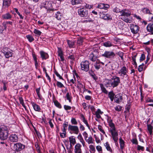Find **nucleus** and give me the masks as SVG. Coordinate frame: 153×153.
<instances>
[{"mask_svg": "<svg viewBox=\"0 0 153 153\" xmlns=\"http://www.w3.org/2000/svg\"><path fill=\"white\" fill-rule=\"evenodd\" d=\"M2 52L6 58L12 57L13 53L12 51H9L6 47H4L3 49Z\"/></svg>", "mask_w": 153, "mask_h": 153, "instance_id": "nucleus-7", "label": "nucleus"}, {"mask_svg": "<svg viewBox=\"0 0 153 153\" xmlns=\"http://www.w3.org/2000/svg\"><path fill=\"white\" fill-rule=\"evenodd\" d=\"M131 141L133 144L138 145V142L136 137H134L131 140Z\"/></svg>", "mask_w": 153, "mask_h": 153, "instance_id": "nucleus-48", "label": "nucleus"}, {"mask_svg": "<svg viewBox=\"0 0 153 153\" xmlns=\"http://www.w3.org/2000/svg\"><path fill=\"white\" fill-rule=\"evenodd\" d=\"M60 135L61 137L64 138L66 136V133H60Z\"/></svg>", "mask_w": 153, "mask_h": 153, "instance_id": "nucleus-64", "label": "nucleus"}, {"mask_svg": "<svg viewBox=\"0 0 153 153\" xmlns=\"http://www.w3.org/2000/svg\"><path fill=\"white\" fill-rule=\"evenodd\" d=\"M55 105L59 108H62V106L60 104L57 100H55L53 101Z\"/></svg>", "mask_w": 153, "mask_h": 153, "instance_id": "nucleus-42", "label": "nucleus"}, {"mask_svg": "<svg viewBox=\"0 0 153 153\" xmlns=\"http://www.w3.org/2000/svg\"><path fill=\"white\" fill-rule=\"evenodd\" d=\"M67 44L70 48H72L74 47V42L73 41H72L69 40L67 41Z\"/></svg>", "mask_w": 153, "mask_h": 153, "instance_id": "nucleus-39", "label": "nucleus"}, {"mask_svg": "<svg viewBox=\"0 0 153 153\" xmlns=\"http://www.w3.org/2000/svg\"><path fill=\"white\" fill-rule=\"evenodd\" d=\"M9 140L11 142H17L18 141V137L16 134H12L9 136Z\"/></svg>", "mask_w": 153, "mask_h": 153, "instance_id": "nucleus-14", "label": "nucleus"}, {"mask_svg": "<svg viewBox=\"0 0 153 153\" xmlns=\"http://www.w3.org/2000/svg\"><path fill=\"white\" fill-rule=\"evenodd\" d=\"M105 86L107 87L113 88L117 87L120 83V78L116 76H114L111 79H108L105 82Z\"/></svg>", "mask_w": 153, "mask_h": 153, "instance_id": "nucleus-1", "label": "nucleus"}, {"mask_svg": "<svg viewBox=\"0 0 153 153\" xmlns=\"http://www.w3.org/2000/svg\"><path fill=\"white\" fill-rule=\"evenodd\" d=\"M83 42V39L82 38L80 37L78 38L77 41V43L79 45H82Z\"/></svg>", "mask_w": 153, "mask_h": 153, "instance_id": "nucleus-49", "label": "nucleus"}, {"mask_svg": "<svg viewBox=\"0 0 153 153\" xmlns=\"http://www.w3.org/2000/svg\"><path fill=\"white\" fill-rule=\"evenodd\" d=\"M90 151L91 153H94L95 151V149L94 147L92 145H91L89 146Z\"/></svg>", "mask_w": 153, "mask_h": 153, "instance_id": "nucleus-43", "label": "nucleus"}, {"mask_svg": "<svg viewBox=\"0 0 153 153\" xmlns=\"http://www.w3.org/2000/svg\"><path fill=\"white\" fill-rule=\"evenodd\" d=\"M31 104L34 110L36 111H40L41 108L40 106L36 104L35 103L33 102H31Z\"/></svg>", "mask_w": 153, "mask_h": 153, "instance_id": "nucleus-23", "label": "nucleus"}, {"mask_svg": "<svg viewBox=\"0 0 153 153\" xmlns=\"http://www.w3.org/2000/svg\"><path fill=\"white\" fill-rule=\"evenodd\" d=\"M122 108V107L118 105L115 108V109L117 111H120L121 110Z\"/></svg>", "mask_w": 153, "mask_h": 153, "instance_id": "nucleus-55", "label": "nucleus"}, {"mask_svg": "<svg viewBox=\"0 0 153 153\" xmlns=\"http://www.w3.org/2000/svg\"><path fill=\"white\" fill-rule=\"evenodd\" d=\"M26 37L30 42H32L34 40V39L33 37L30 35H26Z\"/></svg>", "mask_w": 153, "mask_h": 153, "instance_id": "nucleus-45", "label": "nucleus"}, {"mask_svg": "<svg viewBox=\"0 0 153 153\" xmlns=\"http://www.w3.org/2000/svg\"><path fill=\"white\" fill-rule=\"evenodd\" d=\"M115 94L113 93V91L109 92L108 94V97L110 98L114 97Z\"/></svg>", "mask_w": 153, "mask_h": 153, "instance_id": "nucleus-52", "label": "nucleus"}, {"mask_svg": "<svg viewBox=\"0 0 153 153\" xmlns=\"http://www.w3.org/2000/svg\"><path fill=\"white\" fill-rule=\"evenodd\" d=\"M116 54L118 55L119 56H120L121 59L123 60V56L124 54V53L120 51H119L118 52H117Z\"/></svg>", "mask_w": 153, "mask_h": 153, "instance_id": "nucleus-51", "label": "nucleus"}, {"mask_svg": "<svg viewBox=\"0 0 153 153\" xmlns=\"http://www.w3.org/2000/svg\"><path fill=\"white\" fill-rule=\"evenodd\" d=\"M96 52H92L89 55V59L92 61L95 62L96 61V59L97 58V56L95 55Z\"/></svg>", "mask_w": 153, "mask_h": 153, "instance_id": "nucleus-17", "label": "nucleus"}, {"mask_svg": "<svg viewBox=\"0 0 153 153\" xmlns=\"http://www.w3.org/2000/svg\"><path fill=\"white\" fill-rule=\"evenodd\" d=\"M82 135L84 137L85 140H86L88 137V134L87 133L86 131H84Z\"/></svg>", "mask_w": 153, "mask_h": 153, "instance_id": "nucleus-63", "label": "nucleus"}, {"mask_svg": "<svg viewBox=\"0 0 153 153\" xmlns=\"http://www.w3.org/2000/svg\"><path fill=\"white\" fill-rule=\"evenodd\" d=\"M41 57L42 59H46L49 57L48 54L43 51H41L40 52Z\"/></svg>", "mask_w": 153, "mask_h": 153, "instance_id": "nucleus-20", "label": "nucleus"}, {"mask_svg": "<svg viewBox=\"0 0 153 153\" xmlns=\"http://www.w3.org/2000/svg\"><path fill=\"white\" fill-rule=\"evenodd\" d=\"M51 1H49L48 2L47 5L45 6V7L46 8V9L48 10H51L52 9V6L53 5L52 4V2L54 4L56 2V0H51Z\"/></svg>", "mask_w": 153, "mask_h": 153, "instance_id": "nucleus-18", "label": "nucleus"}, {"mask_svg": "<svg viewBox=\"0 0 153 153\" xmlns=\"http://www.w3.org/2000/svg\"><path fill=\"white\" fill-rule=\"evenodd\" d=\"M100 85L102 92L105 94H107L108 93V92L103 86V85L102 84H100Z\"/></svg>", "mask_w": 153, "mask_h": 153, "instance_id": "nucleus-37", "label": "nucleus"}, {"mask_svg": "<svg viewBox=\"0 0 153 153\" xmlns=\"http://www.w3.org/2000/svg\"><path fill=\"white\" fill-rule=\"evenodd\" d=\"M147 129L150 135H152V129H153V120L152 121L151 124H147Z\"/></svg>", "mask_w": 153, "mask_h": 153, "instance_id": "nucleus-21", "label": "nucleus"}, {"mask_svg": "<svg viewBox=\"0 0 153 153\" xmlns=\"http://www.w3.org/2000/svg\"><path fill=\"white\" fill-rule=\"evenodd\" d=\"M11 3V0H3V5L5 7H8Z\"/></svg>", "mask_w": 153, "mask_h": 153, "instance_id": "nucleus-34", "label": "nucleus"}, {"mask_svg": "<svg viewBox=\"0 0 153 153\" xmlns=\"http://www.w3.org/2000/svg\"><path fill=\"white\" fill-rule=\"evenodd\" d=\"M98 129L100 131L103 133V134H105V132L102 129V128L101 126L99 125L98 126Z\"/></svg>", "mask_w": 153, "mask_h": 153, "instance_id": "nucleus-54", "label": "nucleus"}, {"mask_svg": "<svg viewBox=\"0 0 153 153\" xmlns=\"http://www.w3.org/2000/svg\"><path fill=\"white\" fill-rule=\"evenodd\" d=\"M128 72V69L126 67L124 66L122 67L120 69L117 71V73L120 76H122L124 77L125 76L126 77H128V76L127 74Z\"/></svg>", "mask_w": 153, "mask_h": 153, "instance_id": "nucleus-6", "label": "nucleus"}, {"mask_svg": "<svg viewBox=\"0 0 153 153\" xmlns=\"http://www.w3.org/2000/svg\"><path fill=\"white\" fill-rule=\"evenodd\" d=\"M89 62L87 60L82 61L80 63L81 69L86 72L88 71L89 69Z\"/></svg>", "mask_w": 153, "mask_h": 153, "instance_id": "nucleus-4", "label": "nucleus"}, {"mask_svg": "<svg viewBox=\"0 0 153 153\" xmlns=\"http://www.w3.org/2000/svg\"><path fill=\"white\" fill-rule=\"evenodd\" d=\"M9 131L7 127L4 126H1L0 128V138L1 140H4L8 137Z\"/></svg>", "mask_w": 153, "mask_h": 153, "instance_id": "nucleus-3", "label": "nucleus"}, {"mask_svg": "<svg viewBox=\"0 0 153 153\" xmlns=\"http://www.w3.org/2000/svg\"><path fill=\"white\" fill-rule=\"evenodd\" d=\"M143 13L145 14H149V15L152 14V11H151L147 7H144L141 10Z\"/></svg>", "mask_w": 153, "mask_h": 153, "instance_id": "nucleus-28", "label": "nucleus"}, {"mask_svg": "<svg viewBox=\"0 0 153 153\" xmlns=\"http://www.w3.org/2000/svg\"><path fill=\"white\" fill-rule=\"evenodd\" d=\"M34 33L36 34V35L40 36L42 32L39 30L35 29L33 31Z\"/></svg>", "mask_w": 153, "mask_h": 153, "instance_id": "nucleus-50", "label": "nucleus"}, {"mask_svg": "<svg viewBox=\"0 0 153 153\" xmlns=\"http://www.w3.org/2000/svg\"><path fill=\"white\" fill-rule=\"evenodd\" d=\"M68 58L71 60L72 61H74L75 60V56L73 54H70L69 56H68Z\"/></svg>", "mask_w": 153, "mask_h": 153, "instance_id": "nucleus-56", "label": "nucleus"}, {"mask_svg": "<svg viewBox=\"0 0 153 153\" xmlns=\"http://www.w3.org/2000/svg\"><path fill=\"white\" fill-rule=\"evenodd\" d=\"M146 102L151 103L147 104V106L153 107V99H152L149 97H148L146 98Z\"/></svg>", "mask_w": 153, "mask_h": 153, "instance_id": "nucleus-33", "label": "nucleus"}, {"mask_svg": "<svg viewBox=\"0 0 153 153\" xmlns=\"http://www.w3.org/2000/svg\"><path fill=\"white\" fill-rule=\"evenodd\" d=\"M25 146L20 143H17L14 144L13 146V150L16 151H19L22 150L24 149Z\"/></svg>", "mask_w": 153, "mask_h": 153, "instance_id": "nucleus-11", "label": "nucleus"}, {"mask_svg": "<svg viewBox=\"0 0 153 153\" xmlns=\"http://www.w3.org/2000/svg\"><path fill=\"white\" fill-rule=\"evenodd\" d=\"M55 73L56 75V76L57 77H59V79L63 80V78L61 76H60V75L56 71H55Z\"/></svg>", "mask_w": 153, "mask_h": 153, "instance_id": "nucleus-62", "label": "nucleus"}, {"mask_svg": "<svg viewBox=\"0 0 153 153\" xmlns=\"http://www.w3.org/2000/svg\"><path fill=\"white\" fill-rule=\"evenodd\" d=\"M68 130L69 131L70 133L71 134L74 133L77 134L79 132V129L77 126L72 125L70 124L68 125Z\"/></svg>", "mask_w": 153, "mask_h": 153, "instance_id": "nucleus-5", "label": "nucleus"}, {"mask_svg": "<svg viewBox=\"0 0 153 153\" xmlns=\"http://www.w3.org/2000/svg\"><path fill=\"white\" fill-rule=\"evenodd\" d=\"M102 56L108 59H114L115 54L112 51H105Z\"/></svg>", "mask_w": 153, "mask_h": 153, "instance_id": "nucleus-9", "label": "nucleus"}, {"mask_svg": "<svg viewBox=\"0 0 153 153\" xmlns=\"http://www.w3.org/2000/svg\"><path fill=\"white\" fill-rule=\"evenodd\" d=\"M78 14L82 17H86L88 14V11L84 8H82L78 9Z\"/></svg>", "mask_w": 153, "mask_h": 153, "instance_id": "nucleus-8", "label": "nucleus"}, {"mask_svg": "<svg viewBox=\"0 0 153 153\" xmlns=\"http://www.w3.org/2000/svg\"><path fill=\"white\" fill-rule=\"evenodd\" d=\"M103 113V112L101 111L100 109H98L97 111L95 112V115L96 117L100 119L101 118L100 114H102Z\"/></svg>", "mask_w": 153, "mask_h": 153, "instance_id": "nucleus-31", "label": "nucleus"}, {"mask_svg": "<svg viewBox=\"0 0 153 153\" xmlns=\"http://www.w3.org/2000/svg\"><path fill=\"white\" fill-rule=\"evenodd\" d=\"M113 11L114 12H116L117 13H120V11H121V10H120L119 8H117V7H116L114 9H113Z\"/></svg>", "mask_w": 153, "mask_h": 153, "instance_id": "nucleus-59", "label": "nucleus"}, {"mask_svg": "<svg viewBox=\"0 0 153 153\" xmlns=\"http://www.w3.org/2000/svg\"><path fill=\"white\" fill-rule=\"evenodd\" d=\"M85 140L88 144L93 143V141H94V140L93 139L92 137L91 136H90L88 137V139L86 138Z\"/></svg>", "mask_w": 153, "mask_h": 153, "instance_id": "nucleus-38", "label": "nucleus"}, {"mask_svg": "<svg viewBox=\"0 0 153 153\" xmlns=\"http://www.w3.org/2000/svg\"><path fill=\"white\" fill-rule=\"evenodd\" d=\"M80 117L83 122L86 125L88 128L89 129H90V126L88 124L87 120L85 119L84 115L82 114H81L80 115Z\"/></svg>", "mask_w": 153, "mask_h": 153, "instance_id": "nucleus-26", "label": "nucleus"}, {"mask_svg": "<svg viewBox=\"0 0 153 153\" xmlns=\"http://www.w3.org/2000/svg\"><path fill=\"white\" fill-rule=\"evenodd\" d=\"M123 100V97L121 94H117L115 96V102L117 103H120Z\"/></svg>", "mask_w": 153, "mask_h": 153, "instance_id": "nucleus-16", "label": "nucleus"}, {"mask_svg": "<svg viewBox=\"0 0 153 153\" xmlns=\"http://www.w3.org/2000/svg\"><path fill=\"white\" fill-rule=\"evenodd\" d=\"M146 29L148 31L151 32L152 33H153V23L148 24L146 27Z\"/></svg>", "mask_w": 153, "mask_h": 153, "instance_id": "nucleus-25", "label": "nucleus"}, {"mask_svg": "<svg viewBox=\"0 0 153 153\" xmlns=\"http://www.w3.org/2000/svg\"><path fill=\"white\" fill-rule=\"evenodd\" d=\"M19 99L20 102V103L22 105L24 108H25L26 106L24 104V100L22 97H19Z\"/></svg>", "mask_w": 153, "mask_h": 153, "instance_id": "nucleus-44", "label": "nucleus"}, {"mask_svg": "<svg viewBox=\"0 0 153 153\" xmlns=\"http://www.w3.org/2000/svg\"><path fill=\"white\" fill-rule=\"evenodd\" d=\"M107 121L110 127L109 129L110 132H111L116 130V129L115 125L113 123L112 120L111 119V117H108Z\"/></svg>", "mask_w": 153, "mask_h": 153, "instance_id": "nucleus-10", "label": "nucleus"}, {"mask_svg": "<svg viewBox=\"0 0 153 153\" xmlns=\"http://www.w3.org/2000/svg\"><path fill=\"white\" fill-rule=\"evenodd\" d=\"M104 146L105 147V148L107 150L110 152L112 153L113 152V151L111 148L109 144L108 143V142H106L104 144Z\"/></svg>", "mask_w": 153, "mask_h": 153, "instance_id": "nucleus-32", "label": "nucleus"}, {"mask_svg": "<svg viewBox=\"0 0 153 153\" xmlns=\"http://www.w3.org/2000/svg\"><path fill=\"white\" fill-rule=\"evenodd\" d=\"M109 7V5L108 4L100 3L99 4L97 7L101 9H104L105 10H107L108 8Z\"/></svg>", "mask_w": 153, "mask_h": 153, "instance_id": "nucleus-19", "label": "nucleus"}, {"mask_svg": "<svg viewBox=\"0 0 153 153\" xmlns=\"http://www.w3.org/2000/svg\"><path fill=\"white\" fill-rule=\"evenodd\" d=\"M82 145L79 143H77L74 146V153H82L81 149Z\"/></svg>", "mask_w": 153, "mask_h": 153, "instance_id": "nucleus-13", "label": "nucleus"}, {"mask_svg": "<svg viewBox=\"0 0 153 153\" xmlns=\"http://www.w3.org/2000/svg\"><path fill=\"white\" fill-rule=\"evenodd\" d=\"M81 1V0H72L71 3L72 5H74L80 3Z\"/></svg>", "mask_w": 153, "mask_h": 153, "instance_id": "nucleus-41", "label": "nucleus"}, {"mask_svg": "<svg viewBox=\"0 0 153 153\" xmlns=\"http://www.w3.org/2000/svg\"><path fill=\"white\" fill-rule=\"evenodd\" d=\"M58 55L60 57V61H63L64 59L63 56L62 51V50L61 48H58Z\"/></svg>", "mask_w": 153, "mask_h": 153, "instance_id": "nucleus-24", "label": "nucleus"}, {"mask_svg": "<svg viewBox=\"0 0 153 153\" xmlns=\"http://www.w3.org/2000/svg\"><path fill=\"white\" fill-rule=\"evenodd\" d=\"M120 16H122L121 19L127 23H131L132 22L130 15V11L126 9L121 10Z\"/></svg>", "mask_w": 153, "mask_h": 153, "instance_id": "nucleus-2", "label": "nucleus"}, {"mask_svg": "<svg viewBox=\"0 0 153 153\" xmlns=\"http://www.w3.org/2000/svg\"><path fill=\"white\" fill-rule=\"evenodd\" d=\"M70 143V147L72 146V144L74 145L76 143L75 138L74 136H71L68 137Z\"/></svg>", "mask_w": 153, "mask_h": 153, "instance_id": "nucleus-22", "label": "nucleus"}, {"mask_svg": "<svg viewBox=\"0 0 153 153\" xmlns=\"http://www.w3.org/2000/svg\"><path fill=\"white\" fill-rule=\"evenodd\" d=\"M71 122L72 125H76L78 124V122L75 118H72L71 120Z\"/></svg>", "mask_w": 153, "mask_h": 153, "instance_id": "nucleus-46", "label": "nucleus"}, {"mask_svg": "<svg viewBox=\"0 0 153 153\" xmlns=\"http://www.w3.org/2000/svg\"><path fill=\"white\" fill-rule=\"evenodd\" d=\"M145 59V55L144 54H142L140 57V62H141Z\"/></svg>", "mask_w": 153, "mask_h": 153, "instance_id": "nucleus-60", "label": "nucleus"}, {"mask_svg": "<svg viewBox=\"0 0 153 153\" xmlns=\"http://www.w3.org/2000/svg\"><path fill=\"white\" fill-rule=\"evenodd\" d=\"M96 149L99 153L102 152V147L100 146H96Z\"/></svg>", "mask_w": 153, "mask_h": 153, "instance_id": "nucleus-53", "label": "nucleus"}, {"mask_svg": "<svg viewBox=\"0 0 153 153\" xmlns=\"http://www.w3.org/2000/svg\"><path fill=\"white\" fill-rule=\"evenodd\" d=\"M3 19H10L12 18V16L9 13H6L5 14L3 15L2 16Z\"/></svg>", "mask_w": 153, "mask_h": 153, "instance_id": "nucleus-30", "label": "nucleus"}, {"mask_svg": "<svg viewBox=\"0 0 153 153\" xmlns=\"http://www.w3.org/2000/svg\"><path fill=\"white\" fill-rule=\"evenodd\" d=\"M103 45L106 47H109L112 46L113 44L110 41H107L103 43Z\"/></svg>", "mask_w": 153, "mask_h": 153, "instance_id": "nucleus-29", "label": "nucleus"}, {"mask_svg": "<svg viewBox=\"0 0 153 153\" xmlns=\"http://www.w3.org/2000/svg\"><path fill=\"white\" fill-rule=\"evenodd\" d=\"M130 28L131 32L134 34L137 33L139 30V27L136 25L133 24L131 25L130 26Z\"/></svg>", "mask_w": 153, "mask_h": 153, "instance_id": "nucleus-12", "label": "nucleus"}, {"mask_svg": "<svg viewBox=\"0 0 153 153\" xmlns=\"http://www.w3.org/2000/svg\"><path fill=\"white\" fill-rule=\"evenodd\" d=\"M120 140V149H122L124 147V142L123 140L121 138H120L119 139Z\"/></svg>", "mask_w": 153, "mask_h": 153, "instance_id": "nucleus-40", "label": "nucleus"}, {"mask_svg": "<svg viewBox=\"0 0 153 153\" xmlns=\"http://www.w3.org/2000/svg\"><path fill=\"white\" fill-rule=\"evenodd\" d=\"M112 136V138L115 142H117L118 140L117 132L116 130L110 132Z\"/></svg>", "mask_w": 153, "mask_h": 153, "instance_id": "nucleus-15", "label": "nucleus"}, {"mask_svg": "<svg viewBox=\"0 0 153 153\" xmlns=\"http://www.w3.org/2000/svg\"><path fill=\"white\" fill-rule=\"evenodd\" d=\"M80 117L83 122L86 125L88 128L89 129H90V126L88 124L87 120L85 119L84 115L82 114H81L80 115Z\"/></svg>", "mask_w": 153, "mask_h": 153, "instance_id": "nucleus-27", "label": "nucleus"}, {"mask_svg": "<svg viewBox=\"0 0 153 153\" xmlns=\"http://www.w3.org/2000/svg\"><path fill=\"white\" fill-rule=\"evenodd\" d=\"M102 18L105 20H111L112 18L111 16L108 14H105L103 15Z\"/></svg>", "mask_w": 153, "mask_h": 153, "instance_id": "nucleus-36", "label": "nucleus"}, {"mask_svg": "<svg viewBox=\"0 0 153 153\" xmlns=\"http://www.w3.org/2000/svg\"><path fill=\"white\" fill-rule=\"evenodd\" d=\"M64 107L66 111L71 110V106L66 105H64Z\"/></svg>", "mask_w": 153, "mask_h": 153, "instance_id": "nucleus-61", "label": "nucleus"}, {"mask_svg": "<svg viewBox=\"0 0 153 153\" xmlns=\"http://www.w3.org/2000/svg\"><path fill=\"white\" fill-rule=\"evenodd\" d=\"M95 68L97 70H99L101 66L100 64V61L97 59L94 65Z\"/></svg>", "mask_w": 153, "mask_h": 153, "instance_id": "nucleus-35", "label": "nucleus"}, {"mask_svg": "<svg viewBox=\"0 0 153 153\" xmlns=\"http://www.w3.org/2000/svg\"><path fill=\"white\" fill-rule=\"evenodd\" d=\"M56 85L58 87L60 88H62L64 86L63 85L61 82L59 81H57Z\"/></svg>", "mask_w": 153, "mask_h": 153, "instance_id": "nucleus-57", "label": "nucleus"}, {"mask_svg": "<svg viewBox=\"0 0 153 153\" xmlns=\"http://www.w3.org/2000/svg\"><path fill=\"white\" fill-rule=\"evenodd\" d=\"M66 99L67 100H68L70 102H71V99L72 97L70 95L69 93L68 92L66 95Z\"/></svg>", "mask_w": 153, "mask_h": 153, "instance_id": "nucleus-47", "label": "nucleus"}, {"mask_svg": "<svg viewBox=\"0 0 153 153\" xmlns=\"http://www.w3.org/2000/svg\"><path fill=\"white\" fill-rule=\"evenodd\" d=\"M144 147L139 145L137 146V150L140 151L141 150L142 151L144 150Z\"/></svg>", "mask_w": 153, "mask_h": 153, "instance_id": "nucleus-58", "label": "nucleus"}]
</instances>
